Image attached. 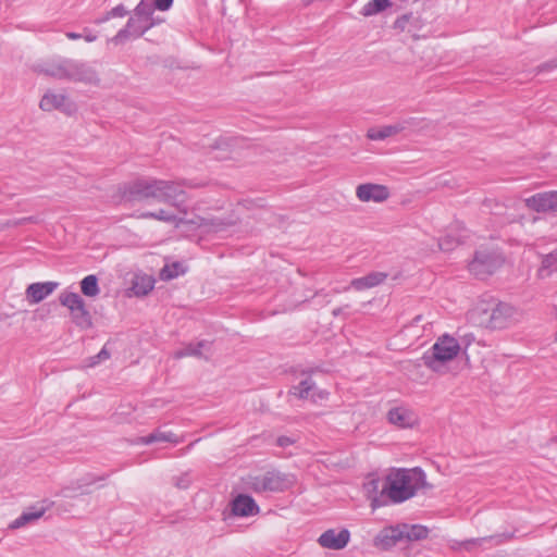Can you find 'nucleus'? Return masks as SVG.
<instances>
[{
    "label": "nucleus",
    "instance_id": "2eb2a0df",
    "mask_svg": "<svg viewBox=\"0 0 557 557\" xmlns=\"http://www.w3.org/2000/svg\"><path fill=\"white\" fill-rule=\"evenodd\" d=\"M349 536V531L346 529H343L339 532H336L335 530H327L320 535L318 542L322 547L337 550L347 545Z\"/></svg>",
    "mask_w": 557,
    "mask_h": 557
},
{
    "label": "nucleus",
    "instance_id": "cd10ccee",
    "mask_svg": "<svg viewBox=\"0 0 557 557\" xmlns=\"http://www.w3.org/2000/svg\"><path fill=\"white\" fill-rule=\"evenodd\" d=\"M81 290L87 297H96L100 293L97 276L94 274L85 276L81 282Z\"/></svg>",
    "mask_w": 557,
    "mask_h": 557
},
{
    "label": "nucleus",
    "instance_id": "b1692460",
    "mask_svg": "<svg viewBox=\"0 0 557 557\" xmlns=\"http://www.w3.org/2000/svg\"><path fill=\"white\" fill-rule=\"evenodd\" d=\"M387 416L391 423L400 428H407L413 423L412 414L404 408H393Z\"/></svg>",
    "mask_w": 557,
    "mask_h": 557
},
{
    "label": "nucleus",
    "instance_id": "49530a36",
    "mask_svg": "<svg viewBox=\"0 0 557 557\" xmlns=\"http://www.w3.org/2000/svg\"><path fill=\"white\" fill-rule=\"evenodd\" d=\"M484 540H485V539L471 540V541H467L465 544H466V545L476 544V543L482 542V541H484Z\"/></svg>",
    "mask_w": 557,
    "mask_h": 557
},
{
    "label": "nucleus",
    "instance_id": "dca6fc26",
    "mask_svg": "<svg viewBox=\"0 0 557 557\" xmlns=\"http://www.w3.org/2000/svg\"><path fill=\"white\" fill-rule=\"evenodd\" d=\"M405 539V531L401 527L385 528L375 536L374 545L381 549H388Z\"/></svg>",
    "mask_w": 557,
    "mask_h": 557
},
{
    "label": "nucleus",
    "instance_id": "9d476101",
    "mask_svg": "<svg viewBox=\"0 0 557 557\" xmlns=\"http://www.w3.org/2000/svg\"><path fill=\"white\" fill-rule=\"evenodd\" d=\"M42 111L58 110L66 115H73L77 111L76 103L65 94L48 90L39 102Z\"/></svg>",
    "mask_w": 557,
    "mask_h": 557
},
{
    "label": "nucleus",
    "instance_id": "6e6552de",
    "mask_svg": "<svg viewBox=\"0 0 557 557\" xmlns=\"http://www.w3.org/2000/svg\"><path fill=\"white\" fill-rule=\"evenodd\" d=\"M504 262L502 256L493 250L481 249L475 251L469 263V271L480 278L494 273Z\"/></svg>",
    "mask_w": 557,
    "mask_h": 557
},
{
    "label": "nucleus",
    "instance_id": "72a5a7b5",
    "mask_svg": "<svg viewBox=\"0 0 557 557\" xmlns=\"http://www.w3.org/2000/svg\"><path fill=\"white\" fill-rule=\"evenodd\" d=\"M459 244V238H455L451 235H447L438 240V248L443 251H450Z\"/></svg>",
    "mask_w": 557,
    "mask_h": 557
},
{
    "label": "nucleus",
    "instance_id": "f8f14e48",
    "mask_svg": "<svg viewBox=\"0 0 557 557\" xmlns=\"http://www.w3.org/2000/svg\"><path fill=\"white\" fill-rule=\"evenodd\" d=\"M356 196L362 202H383L388 199L389 190L384 185L366 183L357 186Z\"/></svg>",
    "mask_w": 557,
    "mask_h": 557
},
{
    "label": "nucleus",
    "instance_id": "f3484780",
    "mask_svg": "<svg viewBox=\"0 0 557 557\" xmlns=\"http://www.w3.org/2000/svg\"><path fill=\"white\" fill-rule=\"evenodd\" d=\"M59 286L57 282L33 283L25 290L29 304H38L51 295Z\"/></svg>",
    "mask_w": 557,
    "mask_h": 557
},
{
    "label": "nucleus",
    "instance_id": "a211bd4d",
    "mask_svg": "<svg viewBox=\"0 0 557 557\" xmlns=\"http://www.w3.org/2000/svg\"><path fill=\"white\" fill-rule=\"evenodd\" d=\"M414 121L416 119L410 117L394 125H385L381 128H370L368 131L367 137L371 140H383L405 131L407 126L412 125Z\"/></svg>",
    "mask_w": 557,
    "mask_h": 557
},
{
    "label": "nucleus",
    "instance_id": "aec40b11",
    "mask_svg": "<svg viewBox=\"0 0 557 557\" xmlns=\"http://www.w3.org/2000/svg\"><path fill=\"white\" fill-rule=\"evenodd\" d=\"M515 308L506 302L498 304L491 313L490 323L494 329H504L515 315Z\"/></svg>",
    "mask_w": 557,
    "mask_h": 557
},
{
    "label": "nucleus",
    "instance_id": "c9c22d12",
    "mask_svg": "<svg viewBox=\"0 0 557 557\" xmlns=\"http://www.w3.org/2000/svg\"><path fill=\"white\" fill-rule=\"evenodd\" d=\"M557 264V249L546 255L543 259V265L545 268H550Z\"/></svg>",
    "mask_w": 557,
    "mask_h": 557
},
{
    "label": "nucleus",
    "instance_id": "bb28decb",
    "mask_svg": "<svg viewBox=\"0 0 557 557\" xmlns=\"http://www.w3.org/2000/svg\"><path fill=\"white\" fill-rule=\"evenodd\" d=\"M314 388V382L307 377L302 380L298 385L293 386L290 389V394L300 398V399H307L309 397H312V391Z\"/></svg>",
    "mask_w": 557,
    "mask_h": 557
},
{
    "label": "nucleus",
    "instance_id": "ddd939ff",
    "mask_svg": "<svg viewBox=\"0 0 557 557\" xmlns=\"http://www.w3.org/2000/svg\"><path fill=\"white\" fill-rule=\"evenodd\" d=\"M51 505H52L51 502L42 500V502L27 508L25 511L22 512V515L18 518L13 520L9 524V528L12 530H16V529L23 528L29 523L37 521L46 513L47 510L50 509Z\"/></svg>",
    "mask_w": 557,
    "mask_h": 557
},
{
    "label": "nucleus",
    "instance_id": "6ab92c4d",
    "mask_svg": "<svg viewBox=\"0 0 557 557\" xmlns=\"http://www.w3.org/2000/svg\"><path fill=\"white\" fill-rule=\"evenodd\" d=\"M232 512L237 517H248L258 513L259 507L252 497L239 494L232 502Z\"/></svg>",
    "mask_w": 557,
    "mask_h": 557
},
{
    "label": "nucleus",
    "instance_id": "ea45409f",
    "mask_svg": "<svg viewBox=\"0 0 557 557\" xmlns=\"http://www.w3.org/2000/svg\"><path fill=\"white\" fill-rule=\"evenodd\" d=\"M292 443H293V442H292V440H290L289 437H287V436H280V437L277 438V445H278L280 447H287V446H289Z\"/></svg>",
    "mask_w": 557,
    "mask_h": 557
},
{
    "label": "nucleus",
    "instance_id": "473e14b6",
    "mask_svg": "<svg viewBox=\"0 0 557 557\" xmlns=\"http://www.w3.org/2000/svg\"><path fill=\"white\" fill-rule=\"evenodd\" d=\"M127 14L128 11L126 10V8L123 4H119L109 12H107V14L103 17L99 18L97 23H104L113 17H124Z\"/></svg>",
    "mask_w": 557,
    "mask_h": 557
},
{
    "label": "nucleus",
    "instance_id": "0eeeda50",
    "mask_svg": "<svg viewBox=\"0 0 557 557\" xmlns=\"http://www.w3.org/2000/svg\"><path fill=\"white\" fill-rule=\"evenodd\" d=\"M60 304L71 312L72 322L82 330L92 326V318L84 299L77 293L63 292L59 296Z\"/></svg>",
    "mask_w": 557,
    "mask_h": 557
},
{
    "label": "nucleus",
    "instance_id": "7c9ffc66",
    "mask_svg": "<svg viewBox=\"0 0 557 557\" xmlns=\"http://www.w3.org/2000/svg\"><path fill=\"white\" fill-rule=\"evenodd\" d=\"M154 9L156 5H154V2L153 3H150L148 2L147 0H141L137 7L135 8L134 10V14L135 15H138V16H141V17H145L149 21H156L153 18V12H154Z\"/></svg>",
    "mask_w": 557,
    "mask_h": 557
},
{
    "label": "nucleus",
    "instance_id": "4be33fe9",
    "mask_svg": "<svg viewBox=\"0 0 557 557\" xmlns=\"http://www.w3.org/2000/svg\"><path fill=\"white\" fill-rule=\"evenodd\" d=\"M211 347V343L208 341H200L196 344H188L186 347H184L181 350H177L175 352V358H183V357H197V358H208L207 355H205V351H209Z\"/></svg>",
    "mask_w": 557,
    "mask_h": 557
},
{
    "label": "nucleus",
    "instance_id": "5701e85b",
    "mask_svg": "<svg viewBox=\"0 0 557 557\" xmlns=\"http://www.w3.org/2000/svg\"><path fill=\"white\" fill-rule=\"evenodd\" d=\"M156 442H170V443L178 444L181 442V440L174 433L164 432L161 430H157V431L152 432L151 434H149L147 436H141L137 440L138 444H144V445H150Z\"/></svg>",
    "mask_w": 557,
    "mask_h": 557
},
{
    "label": "nucleus",
    "instance_id": "de8ad7c7",
    "mask_svg": "<svg viewBox=\"0 0 557 557\" xmlns=\"http://www.w3.org/2000/svg\"><path fill=\"white\" fill-rule=\"evenodd\" d=\"M421 320H422V317H421V315H418V317H416V318L413 319V321H412V322L416 324V323L420 322Z\"/></svg>",
    "mask_w": 557,
    "mask_h": 557
},
{
    "label": "nucleus",
    "instance_id": "412c9836",
    "mask_svg": "<svg viewBox=\"0 0 557 557\" xmlns=\"http://www.w3.org/2000/svg\"><path fill=\"white\" fill-rule=\"evenodd\" d=\"M386 277L387 275L383 272H372L363 277L354 278L350 286L356 290H363L380 285Z\"/></svg>",
    "mask_w": 557,
    "mask_h": 557
},
{
    "label": "nucleus",
    "instance_id": "1a4fd4ad",
    "mask_svg": "<svg viewBox=\"0 0 557 557\" xmlns=\"http://www.w3.org/2000/svg\"><path fill=\"white\" fill-rule=\"evenodd\" d=\"M157 23H159V21H149L145 17L134 14L128 18L125 27L120 29L117 34L111 39V41L115 45H121L132 37L139 38Z\"/></svg>",
    "mask_w": 557,
    "mask_h": 557
},
{
    "label": "nucleus",
    "instance_id": "c756f323",
    "mask_svg": "<svg viewBox=\"0 0 557 557\" xmlns=\"http://www.w3.org/2000/svg\"><path fill=\"white\" fill-rule=\"evenodd\" d=\"M185 273V268L181 262H173L171 264H165L160 272V277L162 280H172L177 277L181 274Z\"/></svg>",
    "mask_w": 557,
    "mask_h": 557
},
{
    "label": "nucleus",
    "instance_id": "393cba45",
    "mask_svg": "<svg viewBox=\"0 0 557 557\" xmlns=\"http://www.w3.org/2000/svg\"><path fill=\"white\" fill-rule=\"evenodd\" d=\"M106 478H107V475L95 476V475L88 474L86 476L78 479L75 482V486H64L63 488H61L60 495L63 497H66V498L72 497V494H71L72 491L82 490L83 487L89 486L98 481L106 480Z\"/></svg>",
    "mask_w": 557,
    "mask_h": 557
},
{
    "label": "nucleus",
    "instance_id": "7ed1b4c3",
    "mask_svg": "<svg viewBox=\"0 0 557 557\" xmlns=\"http://www.w3.org/2000/svg\"><path fill=\"white\" fill-rule=\"evenodd\" d=\"M425 473L420 468L398 469L386 476L383 492L391 503H403L424 487Z\"/></svg>",
    "mask_w": 557,
    "mask_h": 557
},
{
    "label": "nucleus",
    "instance_id": "39448f33",
    "mask_svg": "<svg viewBox=\"0 0 557 557\" xmlns=\"http://www.w3.org/2000/svg\"><path fill=\"white\" fill-rule=\"evenodd\" d=\"M460 346L456 338L443 335L423 357V363L433 371H441L445 362L453 360L459 352Z\"/></svg>",
    "mask_w": 557,
    "mask_h": 557
},
{
    "label": "nucleus",
    "instance_id": "20e7f679",
    "mask_svg": "<svg viewBox=\"0 0 557 557\" xmlns=\"http://www.w3.org/2000/svg\"><path fill=\"white\" fill-rule=\"evenodd\" d=\"M144 219H153L166 223H173L176 227H178L182 224L191 223L196 224L198 227H202L208 232H223L228 226H232L235 224V221L233 220H225L221 218H202L197 216L195 220H186L184 218H178L177 215L170 213L166 210L160 209L156 212H144L141 215Z\"/></svg>",
    "mask_w": 557,
    "mask_h": 557
},
{
    "label": "nucleus",
    "instance_id": "4c0bfd02",
    "mask_svg": "<svg viewBox=\"0 0 557 557\" xmlns=\"http://www.w3.org/2000/svg\"><path fill=\"white\" fill-rule=\"evenodd\" d=\"M173 0H154V5L160 11H165L171 8Z\"/></svg>",
    "mask_w": 557,
    "mask_h": 557
},
{
    "label": "nucleus",
    "instance_id": "f03ea898",
    "mask_svg": "<svg viewBox=\"0 0 557 557\" xmlns=\"http://www.w3.org/2000/svg\"><path fill=\"white\" fill-rule=\"evenodd\" d=\"M37 72L58 81L98 85L99 75L95 67L84 61L58 58L37 66Z\"/></svg>",
    "mask_w": 557,
    "mask_h": 557
},
{
    "label": "nucleus",
    "instance_id": "37998d69",
    "mask_svg": "<svg viewBox=\"0 0 557 557\" xmlns=\"http://www.w3.org/2000/svg\"><path fill=\"white\" fill-rule=\"evenodd\" d=\"M65 36L71 40L81 39L83 37V34L74 33V32H67Z\"/></svg>",
    "mask_w": 557,
    "mask_h": 557
},
{
    "label": "nucleus",
    "instance_id": "79ce46f5",
    "mask_svg": "<svg viewBox=\"0 0 557 557\" xmlns=\"http://www.w3.org/2000/svg\"><path fill=\"white\" fill-rule=\"evenodd\" d=\"M82 38H84L87 42H92L97 39V36L89 30H85Z\"/></svg>",
    "mask_w": 557,
    "mask_h": 557
},
{
    "label": "nucleus",
    "instance_id": "a18cd8bd",
    "mask_svg": "<svg viewBox=\"0 0 557 557\" xmlns=\"http://www.w3.org/2000/svg\"><path fill=\"white\" fill-rule=\"evenodd\" d=\"M100 361L101 360L95 358V356H94V357L90 358L89 367H94V366L98 364Z\"/></svg>",
    "mask_w": 557,
    "mask_h": 557
},
{
    "label": "nucleus",
    "instance_id": "423d86ee",
    "mask_svg": "<svg viewBox=\"0 0 557 557\" xmlns=\"http://www.w3.org/2000/svg\"><path fill=\"white\" fill-rule=\"evenodd\" d=\"M295 482L292 474L269 470L262 474L250 476L249 487L256 493H278L288 490Z\"/></svg>",
    "mask_w": 557,
    "mask_h": 557
},
{
    "label": "nucleus",
    "instance_id": "a19ab883",
    "mask_svg": "<svg viewBox=\"0 0 557 557\" xmlns=\"http://www.w3.org/2000/svg\"><path fill=\"white\" fill-rule=\"evenodd\" d=\"M109 357H110V352L107 350V348H106V347H103V348L99 351V354L95 356V358H97V359H99V360H101V361L109 359Z\"/></svg>",
    "mask_w": 557,
    "mask_h": 557
},
{
    "label": "nucleus",
    "instance_id": "c03bdc74",
    "mask_svg": "<svg viewBox=\"0 0 557 557\" xmlns=\"http://www.w3.org/2000/svg\"><path fill=\"white\" fill-rule=\"evenodd\" d=\"M348 308V306L339 307L333 310V315L338 317L345 312V310Z\"/></svg>",
    "mask_w": 557,
    "mask_h": 557
},
{
    "label": "nucleus",
    "instance_id": "2f4dec72",
    "mask_svg": "<svg viewBox=\"0 0 557 557\" xmlns=\"http://www.w3.org/2000/svg\"><path fill=\"white\" fill-rule=\"evenodd\" d=\"M153 288V281L150 277L137 278L133 284V290L137 296H145Z\"/></svg>",
    "mask_w": 557,
    "mask_h": 557
},
{
    "label": "nucleus",
    "instance_id": "c85d7f7f",
    "mask_svg": "<svg viewBox=\"0 0 557 557\" xmlns=\"http://www.w3.org/2000/svg\"><path fill=\"white\" fill-rule=\"evenodd\" d=\"M401 528L405 531V539L408 541L423 540L429 534V530L422 525H403Z\"/></svg>",
    "mask_w": 557,
    "mask_h": 557
},
{
    "label": "nucleus",
    "instance_id": "e433bc0d",
    "mask_svg": "<svg viewBox=\"0 0 557 557\" xmlns=\"http://www.w3.org/2000/svg\"><path fill=\"white\" fill-rule=\"evenodd\" d=\"M410 17H411L410 14H404V15L399 16L394 23V28L399 29V30H405L406 25H407L408 21L410 20Z\"/></svg>",
    "mask_w": 557,
    "mask_h": 557
},
{
    "label": "nucleus",
    "instance_id": "f257e3e1",
    "mask_svg": "<svg viewBox=\"0 0 557 557\" xmlns=\"http://www.w3.org/2000/svg\"><path fill=\"white\" fill-rule=\"evenodd\" d=\"M183 186L195 187L187 183L153 180V178H139L127 185L124 191V198L128 201H143L153 199L158 202L166 203L178 212L186 214L188 211L186 201L187 195Z\"/></svg>",
    "mask_w": 557,
    "mask_h": 557
},
{
    "label": "nucleus",
    "instance_id": "9b49d317",
    "mask_svg": "<svg viewBox=\"0 0 557 557\" xmlns=\"http://www.w3.org/2000/svg\"><path fill=\"white\" fill-rule=\"evenodd\" d=\"M525 206L536 212L557 214V191L539 193L524 200Z\"/></svg>",
    "mask_w": 557,
    "mask_h": 557
},
{
    "label": "nucleus",
    "instance_id": "4468645a",
    "mask_svg": "<svg viewBox=\"0 0 557 557\" xmlns=\"http://www.w3.org/2000/svg\"><path fill=\"white\" fill-rule=\"evenodd\" d=\"M385 484L386 478H372L363 484L364 493L367 497L371 500V506L373 508L384 506L388 503V497L383 492V487Z\"/></svg>",
    "mask_w": 557,
    "mask_h": 557
},
{
    "label": "nucleus",
    "instance_id": "f704fd0d",
    "mask_svg": "<svg viewBox=\"0 0 557 557\" xmlns=\"http://www.w3.org/2000/svg\"><path fill=\"white\" fill-rule=\"evenodd\" d=\"M174 485L177 488L186 490L191 484V476L189 472L182 473L173 479Z\"/></svg>",
    "mask_w": 557,
    "mask_h": 557
},
{
    "label": "nucleus",
    "instance_id": "58836bf2",
    "mask_svg": "<svg viewBox=\"0 0 557 557\" xmlns=\"http://www.w3.org/2000/svg\"><path fill=\"white\" fill-rule=\"evenodd\" d=\"M554 69H557V58L553 59V60H549L545 63H543L542 65L539 66V71L540 72H543V71H550V70H554Z\"/></svg>",
    "mask_w": 557,
    "mask_h": 557
},
{
    "label": "nucleus",
    "instance_id": "a878e982",
    "mask_svg": "<svg viewBox=\"0 0 557 557\" xmlns=\"http://www.w3.org/2000/svg\"><path fill=\"white\" fill-rule=\"evenodd\" d=\"M393 2L391 0H371L366 3L361 10L363 16H372L384 10L391 8Z\"/></svg>",
    "mask_w": 557,
    "mask_h": 557
}]
</instances>
